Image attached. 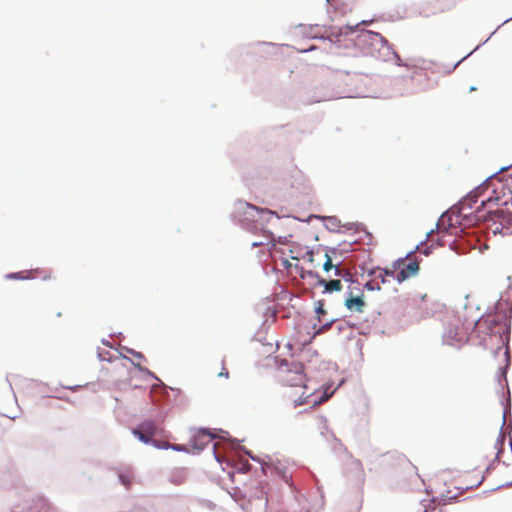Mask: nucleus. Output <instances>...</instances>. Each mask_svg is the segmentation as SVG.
Instances as JSON below:
<instances>
[{
	"label": "nucleus",
	"instance_id": "nucleus-17",
	"mask_svg": "<svg viewBox=\"0 0 512 512\" xmlns=\"http://www.w3.org/2000/svg\"><path fill=\"white\" fill-rule=\"evenodd\" d=\"M133 434L137 436L140 441L146 444L153 440L151 436H147L139 427L133 430Z\"/></svg>",
	"mask_w": 512,
	"mask_h": 512
},
{
	"label": "nucleus",
	"instance_id": "nucleus-16",
	"mask_svg": "<svg viewBox=\"0 0 512 512\" xmlns=\"http://www.w3.org/2000/svg\"><path fill=\"white\" fill-rule=\"evenodd\" d=\"M324 257H325V261L322 264L323 269L326 272L330 271L331 269H335V276L340 275V270H339L338 266L333 265L331 257L327 253L324 254Z\"/></svg>",
	"mask_w": 512,
	"mask_h": 512
},
{
	"label": "nucleus",
	"instance_id": "nucleus-15",
	"mask_svg": "<svg viewBox=\"0 0 512 512\" xmlns=\"http://www.w3.org/2000/svg\"><path fill=\"white\" fill-rule=\"evenodd\" d=\"M319 254V250L317 251H314V250H306L305 253L303 255H301L302 258L306 259L309 263H311L313 265L314 268L320 266V263L317 262L316 263V259H315V256Z\"/></svg>",
	"mask_w": 512,
	"mask_h": 512
},
{
	"label": "nucleus",
	"instance_id": "nucleus-12",
	"mask_svg": "<svg viewBox=\"0 0 512 512\" xmlns=\"http://www.w3.org/2000/svg\"><path fill=\"white\" fill-rule=\"evenodd\" d=\"M39 271L37 269L35 270H29V271H21L17 273H10L6 276L7 279L11 280H27V279H35L38 277Z\"/></svg>",
	"mask_w": 512,
	"mask_h": 512
},
{
	"label": "nucleus",
	"instance_id": "nucleus-22",
	"mask_svg": "<svg viewBox=\"0 0 512 512\" xmlns=\"http://www.w3.org/2000/svg\"><path fill=\"white\" fill-rule=\"evenodd\" d=\"M283 480H284L286 483H289V481H290V477H288L286 474H283Z\"/></svg>",
	"mask_w": 512,
	"mask_h": 512
},
{
	"label": "nucleus",
	"instance_id": "nucleus-1",
	"mask_svg": "<svg viewBox=\"0 0 512 512\" xmlns=\"http://www.w3.org/2000/svg\"><path fill=\"white\" fill-rule=\"evenodd\" d=\"M511 205L512 187L509 176L500 178L492 176L483 184L475 188L459 204L456 223L464 227L477 225L486 220L481 207L492 209L495 206Z\"/></svg>",
	"mask_w": 512,
	"mask_h": 512
},
{
	"label": "nucleus",
	"instance_id": "nucleus-29",
	"mask_svg": "<svg viewBox=\"0 0 512 512\" xmlns=\"http://www.w3.org/2000/svg\"><path fill=\"white\" fill-rule=\"evenodd\" d=\"M329 3L332 1V0H327Z\"/></svg>",
	"mask_w": 512,
	"mask_h": 512
},
{
	"label": "nucleus",
	"instance_id": "nucleus-2",
	"mask_svg": "<svg viewBox=\"0 0 512 512\" xmlns=\"http://www.w3.org/2000/svg\"><path fill=\"white\" fill-rule=\"evenodd\" d=\"M441 321L444 326L443 338L449 345L466 342L476 327V318L466 308L460 311L450 309Z\"/></svg>",
	"mask_w": 512,
	"mask_h": 512
},
{
	"label": "nucleus",
	"instance_id": "nucleus-18",
	"mask_svg": "<svg viewBox=\"0 0 512 512\" xmlns=\"http://www.w3.org/2000/svg\"><path fill=\"white\" fill-rule=\"evenodd\" d=\"M305 393H306V391H304V392L302 393V395H301L299 398H297V399L295 400V406H299V405H303V404H307V403H308L307 398H308L310 395L308 394V395L304 398V397H303V395H304Z\"/></svg>",
	"mask_w": 512,
	"mask_h": 512
},
{
	"label": "nucleus",
	"instance_id": "nucleus-26",
	"mask_svg": "<svg viewBox=\"0 0 512 512\" xmlns=\"http://www.w3.org/2000/svg\"><path fill=\"white\" fill-rule=\"evenodd\" d=\"M509 178H510V183H511V187H512V174L509 175Z\"/></svg>",
	"mask_w": 512,
	"mask_h": 512
},
{
	"label": "nucleus",
	"instance_id": "nucleus-19",
	"mask_svg": "<svg viewBox=\"0 0 512 512\" xmlns=\"http://www.w3.org/2000/svg\"><path fill=\"white\" fill-rule=\"evenodd\" d=\"M317 304H318L317 308H316L317 314L318 315L326 314V310L324 309L323 302L319 301Z\"/></svg>",
	"mask_w": 512,
	"mask_h": 512
},
{
	"label": "nucleus",
	"instance_id": "nucleus-13",
	"mask_svg": "<svg viewBox=\"0 0 512 512\" xmlns=\"http://www.w3.org/2000/svg\"><path fill=\"white\" fill-rule=\"evenodd\" d=\"M345 305L351 311L362 312L365 303L361 297H349L346 299Z\"/></svg>",
	"mask_w": 512,
	"mask_h": 512
},
{
	"label": "nucleus",
	"instance_id": "nucleus-21",
	"mask_svg": "<svg viewBox=\"0 0 512 512\" xmlns=\"http://www.w3.org/2000/svg\"><path fill=\"white\" fill-rule=\"evenodd\" d=\"M283 264H284V267H286V268L291 267V264L289 263L288 260H284Z\"/></svg>",
	"mask_w": 512,
	"mask_h": 512
},
{
	"label": "nucleus",
	"instance_id": "nucleus-8",
	"mask_svg": "<svg viewBox=\"0 0 512 512\" xmlns=\"http://www.w3.org/2000/svg\"><path fill=\"white\" fill-rule=\"evenodd\" d=\"M396 265H399L398 272L396 274V280L402 283L411 277H414L419 272V261L416 259L399 258L396 260Z\"/></svg>",
	"mask_w": 512,
	"mask_h": 512
},
{
	"label": "nucleus",
	"instance_id": "nucleus-3",
	"mask_svg": "<svg viewBox=\"0 0 512 512\" xmlns=\"http://www.w3.org/2000/svg\"><path fill=\"white\" fill-rule=\"evenodd\" d=\"M279 373L283 384L291 387H302L305 390L307 389L305 384L306 376L302 363L293 361L289 364L285 361L280 365Z\"/></svg>",
	"mask_w": 512,
	"mask_h": 512
},
{
	"label": "nucleus",
	"instance_id": "nucleus-23",
	"mask_svg": "<svg viewBox=\"0 0 512 512\" xmlns=\"http://www.w3.org/2000/svg\"><path fill=\"white\" fill-rule=\"evenodd\" d=\"M291 258L294 260H299L300 255H299V253H297V255H292Z\"/></svg>",
	"mask_w": 512,
	"mask_h": 512
},
{
	"label": "nucleus",
	"instance_id": "nucleus-14",
	"mask_svg": "<svg viewBox=\"0 0 512 512\" xmlns=\"http://www.w3.org/2000/svg\"><path fill=\"white\" fill-rule=\"evenodd\" d=\"M147 436L154 438L157 434V427L152 421H144L138 426Z\"/></svg>",
	"mask_w": 512,
	"mask_h": 512
},
{
	"label": "nucleus",
	"instance_id": "nucleus-25",
	"mask_svg": "<svg viewBox=\"0 0 512 512\" xmlns=\"http://www.w3.org/2000/svg\"><path fill=\"white\" fill-rule=\"evenodd\" d=\"M475 90H476V88H475V87H473V86H472V87H470V89H469V91H470V92L475 91Z\"/></svg>",
	"mask_w": 512,
	"mask_h": 512
},
{
	"label": "nucleus",
	"instance_id": "nucleus-4",
	"mask_svg": "<svg viewBox=\"0 0 512 512\" xmlns=\"http://www.w3.org/2000/svg\"><path fill=\"white\" fill-rule=\"evenodd\" d=\"M475 329L490 335L501 336L508 330V320L506 315H500L498 313L488 314L476 319Z\"/></svg>",
	"mask_w": 512,
	"mask_h": 512
},
{
	"label": "nucleus",
	"instance_id": "nucleus-10",
	"mask_svg": "<svg viewBox=\"0 0 512 512\" xmlns=\"http://www.w3.org/2000/svg\"><path fill=\"white\" fill-rule=\"evenodd\" d=\"M317 283L320 286L324 287V292L332 293L342 290V282L339 279H333L330 281L325 280L324 278H318Z\"/></svg>",
	"mask_w": 512,
	"mask_h": 512
},
{
	"label": "nucleus",
	"instance_id": "nucleus-9",
	"mask_svg": "<svg viewBox=\"0 0 512 512\" xmlns=\"http://www.w3.org/2000/svg\"><path fill=\"white\" fill-rule=\"evenodd\" d=\"M118 478L126 489H130L135 482V473L131 467H125L119 470Z\"/></svg>",
	"mask_w": 512,
	"mask_h": 512
},
{
	"label": "nucleus",
	"instance_id": "nucleus-20",
	"mask_svg": "<svg viewBox=\"0 0 512 512\" xmlns=\"http://www.w3.org/2000/svg\"><path fill=\"white\" fill-rule=\"evenodd\" d=\"M219 376H220V377L228 378V377H229L228 370H227L226 368H223V369L221 370V372H219Z\"/></svg>",
	"mask_w": 512,
	"mask_h": 512
},
{
	"label": "nucleus",
	"instance_id": "nucleus-27",
	"mask_svg": "<svg viewBox=\"0 0 512 512\" xmlns=\"http://www.w3.org/2000/svg\"><path fill=\"white\" fill-rule=\"evenodd\" d=\"M252 245L256 247V246H259L260 244L255 242Z\"/></svg>",
	"mask_w": 512,
	"mask_h": 512
},
{
	"label": "nucleus",
	"instance_id": "nucleus-24",
	"mask_svg": "<svg viewBox=\"0 0 512 512\" xmlns=\"http://www.w3.org/2000/svg\"><path fill=\"white\" fill-rule=\"evenodd\" d=\"M366 286H367L369 289H374V287L372 286V283H371V282L367 283V284H366Z\"/></svg>",
	"mask_w": 512,
	"mask_h": 512
},
{
	"label": "nucleus",
	"instance_id": "nucleus-28",
	"mask_svg": "<svg viewBox=\"0 0 512 512\" xmlns=\"http://www.w3.org/2000/svg\"><path fill=\"white\" fill-rule=\"evenodd\" d=\"M138 358H142L143 356L140 353H137Z\"/></svg>",
	"mask_w": 512,
	"mask_h": 512
},
{
	"label": "nucleus",
	"instance_id": "nucleus-7",
	"mask_svg": "<svg viewBox=\"0 0 512 512\" xmlns=\"http://www.w3.org/2000/svg\"><path fill=\"white\" fill-rule=\"evenodd\" d=\"M421 315L423 317H436L441 321V318L445 315L450 308H447L444 304L439 301L429 299L427 295H424L419 305Z\"/></svg>",
	"mask_w": 512,
	"mask_h": 512
},
{
	"label": "nucleus",
	"instance_id": "nucleus-6",
	"mask_svg": "<svg viewBox=\"0 0 512 512\" xmlns=\"http://www.w3.org/2000/svg\"><path fill=\"white\" fill-rule=\"evenodd\" d=\"M215 438L216 434L210 432L208 429L201 428L193 434L189 440L188 448L185 449V451L199 452L208 446ZM173 449L184 451V448L179 445L173 446Z\"/></svg>",
	"mask_w": 512,
	"mask_h": 512
},
{
	"label": "nucleus",
	"instance_id": "nucleus-11",
	"mask_svg": "<svg viewBox=\"0 0 512 512\" xmlns=\"http://www.w3.org/2000/svg\"><path fill=\"white\" fill-rule=\"evenodd\" d=\"M399 268V265H396V261H394L391 266L384 268V269H378V274H376V278H381L382 283L385 282V277H392L396 279L397 270Z\"/></svg>",
	"mask_w": 512,
	"mask_h": 512
},
{
	"label": "nucleus",
	"instance_id": "nucleus-5",
	"mask_svg": "<svg viewBox=\"0 0 512 512\" xmlns=\"http://www.w3.org/2000/svg\"><path fill=\"white\" fill-rule=\"evenodd\" d=\"M486 219L493 222V232L501 235L512 234V211L506 209H488Z\"/></svg>",
	"mask_w": 512,
	"mask_h": 512
}]
</instances>
